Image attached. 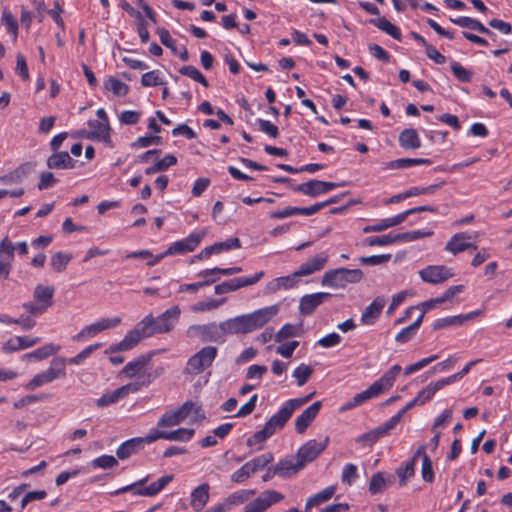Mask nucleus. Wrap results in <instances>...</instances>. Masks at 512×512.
<instances>
[{
    "instance_id": "1",
    "label": "nucleus",
    "mask_w": 512,
    "mask_h": 512,
    "mask_svg": "<svg viewBox=\"0 0 512 512\" xmlns=\"http://www.w3.org/2000/svg\"><path fill=\"white\" fill-rule=\"evenodd\" d=\"M278 312V305H271L227 319L219 325L216 323L191 325L188 328V333L198 336L202 342L223 343L227 335L248 334L264 327Z\"/></svg>"
},
{
    "instance_id": "2",
    "label": "nucleus",
    "mask_w": 512,
    "mask_h": 512,
    "mask_svg": "<svg viewBox=\"0 0 512 512\" xmlns=\"http://www.w3.org/2000/svg\"><path fill=\"white\" fill-rule=\"evenodd\" d=\"M313 396L314 393H311L307 396L290 399L285 402L281 409L265 423L261 430L255 432L247 439V446L252 447L260 444L271 437L277 430L282 429L291 418L294 411L308 403Z\"/></svg>"
},
{
    "instance_id": "3",
    "label": "nucleus",
    "mask_w": 512,
    "mask_h": 512,
    "mask_svg": "<svg viewBox=\"0 0 512 512\" xmlns=\"http://www.w3.org/2000/svg\"><path fill=\"white\" fill-rule=\"evenodd\" d=\"M158 323L152 314L145 316L140 322L136 324L134 329L127 332L125 337L119 342L109 346L105 354H113L120 351L132 350L138 343L146 338L155 334H163L159 331Z\"/></svg>"
},
{
    "instance_id": "4",
    "label": "nucleus",
    "mask_w": 512,
    "mask_h": 512,
    "mask_svg": "<svg viewBox=\"0 0 512 512\" xmlns=\"http://www.w3.org/2000/svg\"><path fill=\"white\" fill-rule=\"evenodd\" d=\"M401 366L398 364L393 365L386 371L378 380L373 382L366 390L354 395V404L360 406L369 399L378 397L379 395L387 392L393 386L397 375L401 371Z\"/></svg>"
},
{
    "instance_id": "5",
    "label": "nucleus",
    "mask_w": 512,
    "mask_h": 512,
    "mask_svg": "<svg viewBox=\"0 0 512 512\" xmlns=\"http://www.w3.org/2000/svg\"><path fill=\"white\" fill-rule=\"evenodd\" d=\"M364 274L360 269L337 268L328 270L322 278V285L343 288L347 283H358L362 280Z\"/></svg>"
},
{
    "instance_id": "6",
    "label": "nucleus",
    "mask_w": 512,
    "mask_h": 512,
    "mask_svg": "<svg viewBox=\"0 0 512 512\" xmlns=\"http://www.w3.org/2000/svg\"><path fill=\"white\" fill-rule=\"evenodd\" d=\"M66 359L63 357H55L51 361L50 367L36 374L25 386L27 390H35L36 388L50 383L61 376L65 375Z\"/></svg>"
},
{
    "instance_id": "7",
    "label": "nucleus",
    "mask_w": 512,
    "mask_h": 512,
    "mask_svg": "<svg viewBox=\"0 0 512 512\" xmlns=\"http://www.w3.org/2000/svg\"><path fill=\"white\" fill-rule=\"evenodd\" d=\"M218 350L214 346H205L191 356L186 365V371L191 374H200L212 365Z\"/></svg>"
},
{
    "instance_id": "8",
    "label": "nucleus",
    "mask_w": 512,
    "mask_h": 512,
    "mask_svg": "<svg viewBox=\"0 0 512 512\" xmlns=\"http://www.w3.org/2000/svg\"><path fill=\"white\" fill-rule=\"evenodd\" d=\"M478 238V233H467V232H460L456 233L454 236L451 237V239L447 242L445 249L452 254L456 255L458 253H461L463 251L473 249L476 250L477 246L474 244V242Z\"/></svg>"
},
{
    "instance_id": "9",
    "label": "nucleus",
    "mask_w": 512,
    "mask_h": 512,
    "mask_svg": "<svg viewBox=\"0 0 512 512\" xmlns=\"http://www.w3.org/2000/svg\"><path fill=\"white\" fill-rule=\"evenodd\" d=\"M141 384L138 382L128 383L118 389L104 393L96 401V405L100 408L117 403L120 399L127 397L130 393H136L140 390Z\"/></svg>"
},
{
    "instance_id": "10",
    "label": "nucleus",
    "mask_w": 512,
    "mask_h": 512,
    "mask_svg": "<svg viewBox=\"0 0 512 512\" xmlns=\"http://www.w3.org/2000/svg\"><path fill=\"white\" fill-rule=\"evenodd\" d=\"M263 276L264 272L260 271L255 273L253 276L234 278L216 285L214 287V291L218 295L236 291L240 288L256 284Z\"/></svg>"
},
{
    "instance_id": "11",
    "label": "nucleus",
    "mask_w": 512,
    "mask_h": 512,
    "mask_svg": "<svg viewBox=\"0 0 512 512\" xmlns=\"http://www.w3.org/2000/svg\"><path fill=\"white\" fill-rule=\"evenodd\" d=\"M328 438H325L323 442H317L316 440H309L303 444L297 451V460L303 464V468L307 463L315 460L327 447Z\"/></svg>"
},
{
    "instance_id": "12",
    "label": "nucleus",
    "mask_w": 512,
    "mask_h": 512,
    "mask_svg": "<svg viewBox=\"0 0 512 512\" xmlns=\"http://www.w3.org/2000/svg\"><path fill=\"white\" fill-rule=\"evenodd\" d=\"M206 231L192 233L184 239L172 243L166 250V254L181 255L194 251L201 243Z\"/></svg>"
},
{
    "instance_id": "13",
    "label": "nucleus",
    "mask_w": 512,
    "mask_h": 512,
    "mask_svg": "<svg viewBox=\"0 0 512 512\" xmlns=\"http://www.w3.org/2000/svg\"><path fill=\"white\" fill-rule=\"evenodd\" d=\"M284 499V495L275 490H266L262 492L255 500L246 505L248 512H264L272 504L278 503Z\"/></svg>"
},
{
    "instance_id": "14",
    "label": "nucleus",
    "mask_w": 512,
    "mask_h": 512,
    "mask_svg": "<svg viewBox=\"0 0 512 512\" xmlns=\"http://www.w3.org/2000/svg\"><path fill=\"white\" fill-rule=\"evenodd\" d=\"M120 323V317L103 318L98 322H95L84 327L77 335L73 337V339L76 341H80L88 336H95L106 329L117 327Z\"/></svg>"
},
{
    "instance_id": "15",
    "label": "nucleus",
    "mask_w": 512,
    "mask_h": 512,
    "mask_svg": "<svg viewBox=\"0 0 512 512\" xmlns=\"http://www.w3.org/2000/svg\"><path fill=\"white\" fill-rule=\"evenodd\" d=\"M241 247V242L239 238L233 237L229 238L223 242H216L211 246L205 247L199 254L193 257L194 260H204L208 259L212 254H220L224 251H229L232 249H238Z\"/></svg>"
},
{
    "instance_id": "16",
    "label": "nucleus",
    "mask_w": 512,
    "mask_h": 512,
    "mask_svg": "<svg viewBox=\"0 0 512 512\" xmlns=\"http://www.w3.org/2000/svg\"><path fill=\"white\" fill-rule=\"evenodd\" d=\"M454 273L451 269L439 265V266H427L424 269L419 271V276L424 282L431 284H439L447 279L451 278Z\"/></svg>"
},
{
    "instance_id": "17",
    "label": "nucleus",
    "mask_w": 512,
    "mask_h": 512,
    "mask_svg": "<svg viewBox=\"0 0 512 512\" xmlns=\"http://www.w3.org/2000/svg\"><path fill=\"white\" fill-rule=\"evenodd\" d=\"M149 480V476H146L139 481L132 483L130 485L124 486L122 488L117 489L115 492H113L114 495H120L125 492H132L133 495H139V496H145V497H152L157 495L160 490L157 487V484L155 482L151 483L149 486L142 488L145 483Z\"/></svg>"
},
{
    "instance_id": "18",
    "label": "nucleus",
    "mask_w": 512,
    "mask_h": 512,
    "mask_svg": "<svg viewBox=\"0 0 512 512\" xmlns=\"http://www.w3.org/2000/svg\"><path fill=\"white\" fill-rule=\"evenodd\" d=\"M331 294L327 292H318L306 294L300 299L299 312L302 315H311L318 306L331 298Z\"/></svg>"
},
{
    "instance_id": "19",
    "label": "nucleus",
    "mask_w": 512,
    "mask_h": 512,
    "mask_svg": "<svg viewBox=\"0 0 512 512\" xmlns=\"http://www.w3.org/2000/svg\"><path fill=\"white\" fill-rule=\"evenodd\" d=\"M322 407L321 401H316L307 407L295 420V430L297 433H304L317 417Z\"/></svg>"
},
{
    "instance_id": "20",
    "label": "nucleus",
    "mask_w": 512,
    "mask_h": 512,
    "mask_svg": "<svg viewBox=\"0 0 512 512\" xmlns=\"http://www.w3.org/2000/svg\"><path fill=\"white\" fill-rule=\"evenodd\" d=\"M88 126L91 128V131L84 132L85 137L87 139L102 141L106 144L111 143V137H110L111 128H110L109 122L90 120L88 122Z\"/></svg>"
},
{
    "instance_id": "21",
    "label": "nucleus",
    "mask_w": 512,
    "mask_h": 512,
    "mask_svg": "<svg viewBox=\"0 0 512 512\" xmlns=\"http://www.w3.org/2000/svg\"><path fill=\"white\" fill-rule=\"evenodd\" d=\"M386 299L383 296L376 297L363 311L361 315V323L364 325H374L379 318Z\"/></svg>"
},
{
    "instance_id": "22",
    "label": "nucleus",
    "mask_w": 512,
    "mask_h": 512,
    "mask_svg": "<svg viewBox=\"0 0 512 512\" xmlns=\"http://www.w3.org/2000/svg\"><path fill=\"white\" fill-rule=\"evenodd\" d=\"M180 314L181 310L179 306L175 305L164 311L158 317H155L159 326L158 330L162 331L163 334L170 332L178 322Z\"/></svg>"
},
{
    "instance_id": "23",
    "label": "nucleus",
    "mask_w": 512,
    "mask_h": 512,
    "mask_svg": "<svg viewBox=\"0 0 512 512\" xmlns=\"http://www.w3.org/2000/svg\"><path fill=\"white\" fill-rule=\"evenodd\" d=\"M210 498V485L202 483L194 488L190 494V506L195 512L201 511Z\"/></svg>"
},
{
    "instance_id": "24",
    "label": "nucleus",
    "mask_w": 512,
    "mask_h": 512,
    "mask_svg": "<svg viewBox=\"0 0 512 512\" xmlns=\"http://www.w3.org/2000/svg\"><path fill=\"white\" fill-rule=\"evenodd\" d=\"M41 341L40 337L15 336L6 341L2 347L5 353H12L19 350L33 347Z\"/></svg>"
},
{
    "instance_id": "25",
    "label": "nucleus",
    "mask_w": 512,
    "mask_h": 512,
    "mask_svg": "<svg viewBox=\"0 0 512 512\" xmlns=\"http://www.w3.org/2000/svg\"><path fill=\"white\" fill-rule=\"evenodd\" d=\"M328 261V254L320 252L313 258L307 260L300 265L299 269L295 271V275L306 276L321 270Z\"/></svg>"
},
{
    "instance_id": "26",
    "label": "nucleus",
    "mask_w": 512,
    "mask_h": 512,
    "mask_svg": "<svg viewBox=\"0 0 512 512\" xmlns=\"http://www.w3.org/2000/svg\"><path fill=\"white\" fill-rule=\"evenodd\" d=\"M274 466L278 476L282 478H288L303 469V464L297 460L296 455L288 456Z\"/></svg>"
},
{
    "instance_id": "27",
    "label": "nucleus",
    "mask_w": 512,
    "mask_h": 512,
    "mask_svg": "<svg viewBox=\"0 0 512 512\" xmlns=\"http://www.w3.org/2000/svg\"><path fill=\"white\" fill-rule=\"evenodd\" d=\"M152 358V354H142L135 358L134 360L128 362L121 371V374L125 375L128 378H133L139 375L146 365L150 362Z\"/></svg>"
},
{
    "instance_id": "28",
    "label": "nucleus",
    "mask_w": 512,
    "mask_h": 512,
    "mask_svg": "<svg viewBox=\"0 0 512 512\" xmlns=\"http://www.w3.org/2000/svg\"><path fill=\"white\" fill-rule=\"evenodd\" d=\"M47 167L50 169H72L75 167L73 160L68 152H54L47 159Z\"/></svg>"
},
{
    "instance_id": "29",
    "label": "nucleus",
    "mask_w": 512,
    "mask_h": 512,
    "mask_svg": "<svg viewBox=\"0 0 512 512\" xmlns=\"http://www.w3.org/2000/svg\"><path fill=\"white\" fill-rule=\"evenodd\" d=\"M398 141L399 145L405 150H415L421 146L419 135L413 128L404 129L399 134Z\"/></svg>"
},
{
    "instance_id": "30",
    "label": "nucleus",
    "mask_w": 512,
    "mask_h": 512,
    "mask_svg": "<svg viewBox=\"0 0 512 512\" xmlns=\"http://www.w3.org/2000/svg\"><path fill=\"white\" fill-rule=\"evenodd\" d=\"M290 188L295 192L302 193L312 198H316L318 196L323 195L321 188V180H309L301 184L291 185Z\"/></svg>"
},
{
    "instance_id": "31",
    "label": "nucleus",
    "mask_w": 512,
    "mask_h": 512,
    "mask_svg": "<svg viewBox=\"0 0 512 512\" xmlns=\"http://www.w3.org/2000/svg\"><path fill=\"white\" fill-rule=\"evenodd\" d=\"M405 216L402 213L391 217L382 219L379 223L368 225L363 228L364 233H370V232H382L384 230H387L388 228L397 226L405 221Z\"/></svg>"
},
{
    "instance_id": "32",
    "label": "nucleus",
    "mask_w": 512,
    "mask_h": 512,
    "mask_svg": "<svg viewBox=\"0 0 512 512\" xmlns=\"http://www.w3.org/2000/svg\"><path fill=\"white\" fill-rule=\"evenodd\" d=\"M427 158H400L384 164V169H405L415 165H430Z\"/></svg>"
},
{
    "instance_id": "33",
    "label": "nucleus",
    "mask_w": 512,
    "mask_h": 512,
    "mask_svg": "<svg viewBox=\"0 0 512 512\" xmlns=\"http://www.w3.org/2000/svg\"><path fill=\"white\" fill-rule=\"evenodd\" d=\"M336 491V485H331L325 488L324 490L318 492L312 497L308 498L305 504V512H310L311 509L315 506H318L328 500H330Z\"/></svg>"
},
{
    "instance_id": "34",
    "label": "nucleus",
    "mask_w": 512,
    "mask_h": 512,
    "mask_svg": "<svg viewBox=\"0 0 512 512\" xmlns=\"http://www.w3.org/2000/svg\"><path fill=\"white\" fill-rule=\"evenodd\" d=\"M143 448V444L140 443V439L138 437L129 439L125 442H123L116 451V455L119 459H127L131 455L138 452L140 449Z\"/></svg>"
},
{
    "instance_id": "35",
    "label": "nucleus",
    "mask_w": 512,
    "mask_h": 512,
    "mask_svg": "<svg viewBox=\"0 0 512 512\" xmlns=\"http://www.w3.org/2000/svg\"><path fill=\"white\" fill-rule=\"evenodd\" d=\"M369 22L382 30L383 32L387 33L389 36L394 38L397 41H401L402 35L400 29L392 24L389 20H387L385 17H380L376 19H370Z\"/></svg>"
},
{
    "instance_id": "36",
    "label": "nucleus",
    "mask_w": 512,
    "mask_h": 512,
    "mask_svg": "<svg viewBox=\"0 0 512 512\" xmlns=\"http://www.w3.org/2000/svg\"><path fill=\"white\" fill-rule=\"evenodd\" d=\"M33 170L31 163H24L12 172L2 176L0 180L4 183H20Z\"/></svg>"
},
{
    "instance_id": "37",
    "label": "nucleus",
    "mask_w": 512,
    "mask_h": 512,
    "mask_svg": "<svg viewBox=\"0 0 512 512\" xmlns=\"http://www.w3.org/2000/svg\"><path fill=\"white\" fill-rule=\"evenodd\" d=\"M60 348L61 347L59 345H54L52 343L46 344L30 353L24 354L23 359H34L36 361H41L57 353L60 350Z\"/></svg>"
},
{
    "instance_id": "38",
    "label": "nucleus",
    "mask_w": 512,
    "mask_h": 512,
    "mask_svg": "<svg viewBox=\"0 0 512 512\" xmlns=\"http://www.w3.org/2000/svg\"><path fill=\"white\" fill-rule=\"evenodd\" d=\"M54 288L52 286L37 285L34 290V301L45 305L48 309L52 305V298L54 295Z\"/></svg>"
},
{
    "instance_id": "39",
    "label": "nucleus",
    "mask_w": 512,
    "mask_h": 512,
    "mask_svg": "<svg viewBox=\"0 0 512 512\" xmlns=\"http://www.w3.org/2000/svg\"><path fill=\"white\" fill-rule=\"evenodd\" d=\"M297 277H299V275H295V272L289 276L278 277L267 285V289L269 292H276L280 289H290L296 285Z\"/></svg>"
},
{
    "instance_id": "40",
    "label": "nucleus",
    "mask_w": 512,
    "mask_h": 512,
    "mask_svg": "<svg viewBox=\"0 0 512 512\" xmlns=\"http://www.w3.org/2000/svg\"><path fill=\"white\" fill-rule=\"evenodd\" d=\"M104 88L108 91H111L115 96L118 97L125 96L129 91L128 85L115 77H110L105 82Z\"/></svg>"
},
{
    "instance_id": "41",
    "label": "nucleus",
    "mask_w": 512,
    "mask_h": 512,
    "mask_svg": "<svg viewBox=\"0 0 512 512\" xmlns=\"http://www.w3.org/2000/svg\"><path fill=\"white\" fill-rule=\"evenodd\" d=\"M388 483H390V481H386L384 473L377 472L371 477L368 490L372 495L382 493L386 489Z\"/></svg>"
},
{
    "instance_id": "42",
    "label": "nucleus",
    "mask_w": 512,
    "mask_h": 512,
    "mask_svg": "<svg viewBox=\"0 0 512 512\" xmlns=\"http://www.w3.org/2000/svg\"><path fill=\"white\" fill-rule=\"evenodd\" d=\"M398 242L397 233H389L382 236H370L364 240L367 246H387Z\"/></svg>"
},
{
    "instance_id": "43",
    "label": "nucleus",
    "mask_w": 512,
    "mask_h": 512,
    "mask_svg": "<svg viewBox=\"0 0 512 512\" xmlns=\"http://www.w3.org/2000/svg\"><path fill=\"white\" fill-rule=\"evenodd\" d=\"M179 73L200 83L205 88H207L209 86V83L206 80V78L204 77V75L196 67H194L192 65L181 67L179 69Z\"/></svg>"
},
{
    "instance_id": "44",
    "label": "nucleus",
    "mask_w": 512,
    "mask_h": 512,
    "mask_svg": "<svg viewBox=\"0 0 512 512\" xmlns=\"http://www.w3.org/2000/svg\"><path fill=\"white\" fill-rule=\"evenodd\" d=\"M195 434L194 429L180 428L175 431H165V440L189 441Z\"/></svg>"
},
{
    "instance_id": "45",
    "label": "nucleus",
    "mask_w": 512,
    "mask_h": 512,
    "mask_svg": "<svg viewBox=\"0 0 512 512\" xmlns=\"http://www.w3.org/2000/svg\"><path fill=\"white\" fill-rule=\"evenodd\" d=\"M464 324V318L460 315L449 316L437 319L433 324V330H440L448 327H456Z\"/></svg>"
},
{
    "instance_id": "46",
    "label": "nucleus",
    "mask_w": 512,
    "mask_h": 512,
    "mask_svg": "<svg viewBox=\"0 0 512 512\" xmlns=\"http://www.w3.org/2000/svg\"><path fill=\"white\" fill-rule=\"evenodd\" d=\"M72 256L63 252H57L51 257V267L56 272H62L66 269L68 263L71 261Z\"/></svg>"
},
{
    "instance_id": "47",
    "label": "nucleus",
    "mask_w": 512,
    "mask_h": 512,
    "mask_svg": "<svg viewBox=\"0 0 512 512\" xmlns=\"http://www.w3.org/2000/svg\"><path fill=\"white\" fill-rule=\"evenodd\" d=\"M415 472V459L409 460L404 466L399 467L396 470V474L399 477L400 486L406 485L407 479L412 477Z\"/></svg>"
},
{
    "instance_id": "48",
    "label": "nucleus",
    "mask_w": 512,
    "mask_h": 512,
    "mask_svg": "<svg viewBox=\"0 0 512 512\" xmlns=\"http://www.w3.org/2000/svg\"><path fill=\"white\" fill-rule=\"evenodd\" d=\"M274 460L273 454L270 452L264 453L260 456L253 458L248 461V464L251 467V470L256 473L259 470L264 469L268 464H270Z\"/></svg>"
},
{
    "instance_id": "49",
    "label": "nucleus",
    "mask_w": 512,
    "mask_h": 512,
    "mask_svg": "<svg viewBox=\"0 0 512 512\" xmlns=\"http://www.w3.org/2000/svg\"><path fill=\"white\" fill-rule=\"evenodd\" d=\"M312 373L313 369L310 366L302 363L294 369L293 377L297 379L298 386H303L308 382Z\"/></svg>"
},
{
    "instance_id": "50",
    "label": "nucleus",
    "mask_w": 512,
    "mask_h": 512,
    "mask_svg": "<svg viewBox=\"0 0 512 512\" xmlns=\"http://www.w3.org/2000/svg\"><path fill=\"white\" fill-rule=\"evenodd\" d=\"M141 84L144 87H154L164 85L165 82L160 77V72L158 70H152L142 75Z\"/></svg>"
},
{
    "instance_id": "51",
    "label": "nucleus",
    "mask_w": 512,
    "mask_h": 512,
    "mask_svg": "<svg viewBox=\"0 0 512 512\" xmlns=\"http://www.w3.org/2000/svg\"><path fill=\"white\" fill-rule=\"evenodd\" d=\"M101 346H102L101 343H95V344L89 345L85 349H83L81 352H79L76 356L67 360L66 363H69L70 365H79L85 359H87L94 351L99 349Z\"/></svg>"
},
{
    "instance_id": "52",
    "label": "nucleus",
    "mask_w": 512,
    "mask_h": 512,
    "mask_svg": "<svg viewBox=\"0 0 512 512\" xmlns=\"http://www.w3.org/2000/svg\"><path fill=\"white\" fill-rule=\"evenodd\" d=\"M451 70L453 75L463 83H469L472 80L473 73L472 71L463 67L459 62L451 63Z\"/></svg>"
},
{
    "instance_id": "53",
    "label": "nucleus",
    "mask_w": 512,
    "mask_h": 512,
    "mask_svg": "<svg viewBox=\"0 0 512 512\" xmlns=\"http://www.w3.org/2000/svg\"><path fill=\"white\" fill-rule=\"evenodd\" d=\"M433 235L432 231H421V230H415V231H409L404 233H397V239L398 242H411L418 240L420 238H425Z\"/></svg>"
},
{
    "instance_id": "54",
    "label": "nucleus",
    "mask_w": 512,
    "mask_h": 512,
    "mask_svg": "<svg viewBox=\"0 0 512 512\" xmlns=\"http://www.w3.org/2000/svg\"><path fill=\"white\" fill-rule=\"evenodd\" d=\"M240 272H242V268L241 267H231V268H218V267H215V268L205 269L203 271H200L198 276H200V277H207L209 275H214V274H222V275H225V276H231V275H234V274H237V273H240Z\"/></svg>"
},
{
    "instance_id": "55",
    "label": "nucleus",
    "mask_w": 512,
    "mask_h": 512,
    "mask_svg": "<svg viewBox=\"0 0 512 512\" xmlns=\"http://www.w3.org/2000/svg\"><path fill=\"white\" fill-rule=\"evenodd\" d=\"M94 468L109 469L118 465V460L112 455H102L91 462Z\"/></svg>"
},
{
    "instance_id": "56",
    "label": "nucleus",
    "mask_w": 512,
    "mask_h": 512,
    "mask_svg": "<svg viewBox=\"0 0 512 512\" xmlns=\"http://www.w3.org/2000/svg\"><path fill=\"white\" fill-rule=\"evenodd\" d=\"M253 474H255L252 470L248 462H246L242 467L236 470L231 475V481L234 483H243L247 479H249Z\"/></svg>"
},
{
    "instance_id": "57",
    "label": "nucleus",
    "mask_w": 512,
    "mask_h": 512,
    "mask_svg": "<svg viewBox=\"0 0 512 512\" xmlns=\"http://www.w3.org/2000/svg\"><path fill=\"white\" fill-rule=\"evenodd\" d=\"M255 493H256V491L252 490V489L251 490H239V491H236V492L232 493L231 495H229V497L227 498V501L230 505L241 504V503H244L245 501H247Z\"/></svg>"
},
{
    "instance_id": "58",
    "label": "nucleus",
    "mask_w": 512,
    "mask_h": 512,
    "mask_svg": "<svg viewBox=\"0 0 512 512\" xmlns=\"http://www.w3.org/2000/svg\"><path fill=\"white\" fill-rule=\"evenodd\" d=\"M157 34L159 35L161 43L170 49L173 54H178V48L176 46V41L171 37L168 30L165 28H158Z\"/></svg>"
},
{
    "instance_id": "59",
    "label": "nucleus",
    "mask_w": 512,
    "mask_h": 512,
    "mask_svg": "<svg viewBox=\"0 0 512 512\" xmlns=\"http://www.w3.org/2000/svg\"><path fill=\"white\" fill-rule=\"evenodd\" d=\"M438 392L434 387L433 383H429L426 387L421 389L417 396L415 397L416 401L419 403V406L424 405L428 401H430L433 396Z\"/></svg>"
},
{
    "instance_id": "60",
    "label": "nucleus",
    "mask_w": 512,
    "mask_h": 512,
    "mask_svg": "<svg viewBox=\"0 0 512 512\" xmlns=\"http://www.w3.org/2000/svg\"><path fill=\"white\" fill-rule=\"evenodd\" d=\"M382 437H383V435L381 434L379 429L375 428V429H373V430H371L369 432H366V433L360 435L359 437H357L356 438V442L364 444V445L371 446L374 443H376Z\"/></svg>"
},
{
    "instance_id": "61",
    "label": "nucleus",
    "mask_w": 512,
    "mask_h": 512,
    "mask_svg": "<svg viewBox=\"0 0 512 512\" xmlns=\"http://www.w3.org/2000/svg\"><path fill=\"white\" fill-rule=\"evenodd\" d=\"M391 259V254H382V255H372V256H363L359 258V262L362 265H382L387 263Z\"/></svg>"
},
{
    "instance_id": "62",
    "label": "nucleus",
    "mask_w": 512,
    "mask_h": 512,
    "mask_svg": "<svg viewBox=\"0 0 512 512\" xmlns=\"http://www.w3.org/2000/svg\"><path fill=\"white\" fill-rule=\"evenodd\" d=\"M224 302H225L224 298L223 299H219V300L211 299V300H208V301H201V302L196 303L192 307V310L195 311V312L210 311V310L218 308Z\"/></svg>"
},
{
    "instance_id": "63",
    "label": "nucleus",
    "mask_w": 512,
    "mask_h": 512,
    "mask_svg": "<svg viewBox=\"0 0 512 512\" xmlns=\"http://www.w3.org/2000/svg\"><path fill=\"white\" fill-rule=\"evenodd\" d=\"M357 478H358L357 467L352 463L346 464L342 471V477H341L342 482L347 485H352V483Z\"/></svg>"
},
{
    "instance_id": "64",
    "label": "nucleus",
    "mask_w": 512,
    "mask_h": 512,
    "mask_svg": "<svg viewBox=\"0 0 512 512\" xmlns=\"http://www.w3.org/2000/svg\"><path fill=\"white\" fill-rule=\"evenodd\" d=\"M15 249L16 247L9 238L7 236L4 237L0 242V258L13 260Z\"/></svg>"
}]
</instances>
